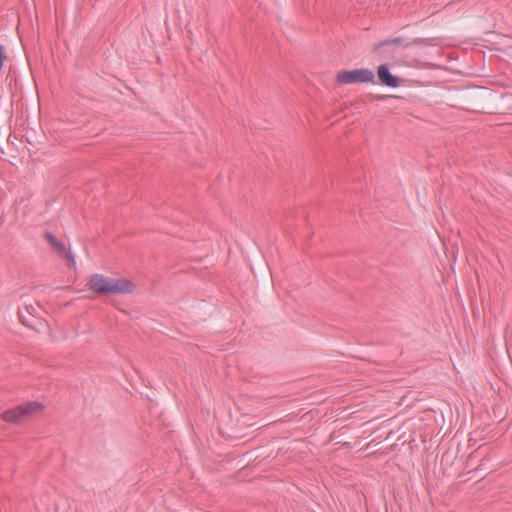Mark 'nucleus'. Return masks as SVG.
Wrapping results in <instances>:
<instances>
[{
    "mask_svg": "<svg viewBox=\"0 0 512 512\" xmlns=\"http://www.w3.org/2000/svg\"><path fill=\"white\" fill-rule=\"evenodd\" d=\"M18 317H19L20 322H21L23 325H25V326H27V327H31V326H32V323L30 322L29 318L27 317V315H26V312H25L24 308H23V309H19V311H18Z\"/></svg>",
    "mask_w": 512,
    "mask_h": 512,
    "instance_id": "423d86ee",
    "label": "nucleus"
},
{
    "mask_svg": "<svg viewBox=\"0 0 512 512\" xmlns=\"http://www.w3.org/2000/svg\"><path fill=\"white\" fill-rule=\"evenodd\" d=\"M44 238L50 244V246L57 252L59 257L64 258L68 261L69 267L75 266V256L72 254L70 250L66 249V246L62 241L58 240L57 237L51 232H45Z\"/></svg>",
    "mask_w": 512,
    "mask_h": 512,
    "instance_id": "20e7f679",
    "label": "nucleus"
},
{
    "mask_svg": "<svg viewBox=\"0 0 512 512\" xmlns=\"http://www.w3.org/2000/svg\"><path fill=\"white\" fill-rule=\"evenodd\" d=\"M401 41L400 38H394V39H389V40H386L382 43V45H391V44H397Z\"/></svg>",
    "mask_w": 512,
    "mask_h": 512,
    "instance_id": "0eeeda50",
    "label": "nucleus"
},
{
    "mask_svg": "<svg viewBox=\"0 0 512 512\" xmlns=\"http://www.w3.org/2000/svg\"><path fill=\"white\" fill-rule=\"evenodd\" d=\"M88 287L91 291L101 295H115L131 293L134 285L126 278H111L101 274H93Z\"/></svg>",
    "mask_w": 512,
    "mask_h": 512,
    "instance_id": "f257e3e1",
    "label": "nucleus"
},
{
    "mask_svg": "<svg viewBox=\"0 0 512 512\" xmlns=\"http://www.w3.org/2000/svg\"><path fill=\"white\" fill-rule=\"evenodd\" d=\"M42 410L43 405L41 403L32 401L4 411L2 413V418L6 422L17 423L26 417L42 412Z\"/></svg>",
    "mask_w": 512,
    "mask_h": 512,
    "instance_id": "f03ea898",
    "label": "nucleus"
},
{
    "mask_svg": "<svg viewBox=\"0 0 512 512\" xmlns=\"http://www.w3.org/2000/svg\"><path fill=\"white\" fill-rule=\"evenodd\" d=\"M374 79L375 74L369 68L342 70L336 76V80L340 84L372 83Z\"/></svg>",
    "mask_w": 512,
    "mask_h": 512,
    "instance_id": "7ed1b4c3",
    "label": "nucleus"
},
{
    "mask_svg": "<svg viewBox=\"0 0 512 512\" xmlns=\"http://www.w3.org/2000/svg\"><path fill=\"white\" fill-rule=\"evenodd\" d=\"M24 310H25V312H26L27 314H29V315H33V313L35 312V307H34V306H32V305H26V306L24 307Z\"/></svg>",
    "mask_w": 512,
    "mask_h": 512,
    "instance_id": "6e6552de",
    "label": "nucleus"
},
{
    "mask_svg": "<svg viewBox=\"0 0 512 512\" xmlns=\"http://www.w3.org/2000/svg\"><path fill=\"white\" fill-rule=\"evenodd\" d=\"M3 67V47L0 46V70Z\"/></svg>",
    "mask_w": 512,
    "mask_h": 512,
    "instance_id": "1a4fd4ad",
    "label": "nucleus"
},
{
    "mask_svg": "<svg viewBox=\"0 0 512 512\" xmlns=\"http://www.w3.org/2000/svg\"><path fill=\"white\" fill-rule=\"evenodd\" d=\"M378 78L382 85L391 88H397L400 85L399 79L390 72L387 64L378 67Z\"/></svg>",
    "mask_w": 512,
    "mask_h": 512,
    "instance_id": "39448f33",
    "label": "nucleus"
}]
</instances>
